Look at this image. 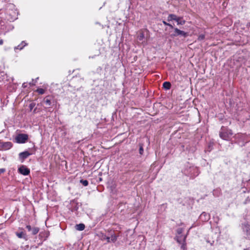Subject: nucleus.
Here are the masks:
<instances>
[{"label":"nucleus","instance_id":"1","mask_svg":"<svg viewBox=\"0 0 250 250\" xmlns=\"http://www.w3.org/2000/svg\"><path fill=\"white\" fill-rule=\"evenodd\" d=\"M233 133L231 130L222 126L219 132V136L223 140H228L232 135Z\"/></svg>","mask_w":250,"mask_h":250},{"label":"nucleus","instance_id":"2","mask_svg":"<svg viewBox=\"0 0 250 250\" xmlns=\"http://www.w3.org/2000/svg\"><path fill=\"white\" fill-rule=\"evenodd\" d=\"M28 135L26 134L21 133L17 135L15 138L16 142L19 144H23L27 141Z\"/></svg>","mask_w":250,"mask_h":250},{"label":"nucleus","instance_id":"3","mask_svg":"<svg viewBox=\"0 0 250 250\" xmlns=\"http://www.w3.org/2000/svg\"><path fill=\"white\" fill-rule=\"evenodd\" d=\"M12 146V144L11 142H4L0 140V149L7 150L11 148Z\"/></svg>","mask_w":250,"mask_h":250},{"label":"nucleus","instance_id":"4","mask_svg":"<svg viewBox=\"0 0 250 250\" xmlns=\"http://www.w3.org/2000/svg\"><path fill=\"white\" fill-rule=\"evenodd\" d=\"M18 172L23 175L26 176L30 173V169L26 166L22 165L18 168Z\"/></svg>","mask_w":250,"mask_h":250},{"label":"nucleus","instance_id":"5","mask_svg":"<svg viewBox=\"0 0 250 250\" xmlns=\"http://www.w3.org/2000/svg\"><path fill=\"white\" fill-rule=\"evenodd\" d=\"M32 153L29 152L28 151H25L22 152L19 154V158L21 160L22 162L25 159H26L28 157L31 155Z\"/></svg>","mask_w":250,"mask_h":250},{"label":"nucleus","instance_id":"6","mask_svg":"<svg viewBox=\"0 0 250 250\" xmlns=\"http://www.w3.org/2000/svg\"><path fill=\"white\" fill-rule=\"evenodd\" d=\"M9 78H8L7 74L4 72H0V82L5 83V82L9 81Z\"/></svg>","mask_w":250,"mask_h":250},{"label":"nucleus","instance_id":"7","mask_svg":"<svg viewBox=\"0 0 250 250\" xmlns=\"http://www.w3.org/2000/svg\"><path fill=\"white\" fill-rule=\"evenodd\" d=\"M210 218V215L205 212H203L200 216L201 220L204 222L208 221Z\"/></svg>","mask_w":250,"mask_h":250},{"label":"nucleus","instance_id":"8","mask_svg":"<svg viewBox=\"0 0 250 250\" xmlns=\"http://www.w3.org/2000/svg\"><path fill=\"white\" fill-rule=\"evenodd\" d=\"M42 102L44 103L45 105L48 107H50L52 104L51 99L49 96H47L45 98H44Z\"/></svg>","mask_w":250,"mask_h":250},{"label":"nucleus","instance_id":"9","mask_svg":"<svg viewBox=\"0 0 250 250\" xmlns=\"http://www.w3.org/2000/svg\"><path fill=\"white\" fill-rule=\"evenodd\" d=\"M243 229L247 237L250 239V227L249 226H245Z\"/></svg>","mask_w":250,"mask_h":250},{"label":"nucleus","instance_id":"10","mask_svg":"<svg viewBox=\"0 0 250 250\" xmlns=\"http://www.w3.org/2000/svg\"><path fill=\"white\" fill-rule=\"evenodd\" d=\"M182 19H183V18L182 17L177 16L176 20H175V21L177 22L178 25H183L185 24L186 21Z\"/></svg>","mask_w":250,"mask_h":250},{"label":"nucleus","instance_id":"11","mask_svg":"<svg viewBox=\"0 0 250 250\" xmlns=\"http://www.w3.org/2000/svg\"><path fill=\"white\" fill-rule=\"evenodd\" d=\"M27 43L25 42L22 41L20 44L18 45L17 46L15 47L14 49L16 50L17 49H19L20 50L23 49V48L27 45Z\"/></svg>","mask_w":250,"mask_h":250},{"label":"nucleus","instance_id":"12","mask_svg":"<svg viewBox=\"0 0 250 250\" xmlns=\"http://www.w3.org/2000/svg\"><path fill=\"white\" fill-rule=\"evenodd\" d=\"M171 83L169 82H165L163 84V87L166 90H168L171 87Z\"/></svg>","mask_w":250,"mask_h":250},{"label":"nucleus","instance_id":"13","mask_svg":"<svg viewBox=\"0 0 250 250\" xmlns=\"http://www.w3.org/2000/svg\"><path fill=\"white\" fill-rule=\"evenodd\" d=\"M76 229L78 230H83L85 228V225L83 224H79L75 226Z\"/></svg>","mask_w":250,"mask_h":250},{"label":"nucleus","instance_id":"14","mask_svg":"<svg viewBox=\"0 0 250 250\" xmlns=\"http://www.w3.org/2000/svg\"><path fill=\"white\" fill-rule=\"evenodd\" d=\"M177 16L175 14H169L167 17V21H175L176 20Z\"/></svg>","mask_w":250,"mask_h":250},{"label":"nucleus","instance_id":"15","mask_svg":"<svg viewBox=\"0 0 250 250\" xmlns=\"http://www.w3.org/2000/svg\"><path fill=\"white\" fill-rule=\"evenodd\" d=\"M16 234L19 238H26V234L22 231L17 232H16Z\"/></svg>","mask_w":250,"mask_h":250},{"label":"nucleus","instance_id":"16","mask_svg":"<svg viewBox=\"0 0 250 250\" xmlns=\"http://www.w3.org/2000/svg\"><path fill=\"white\" fill-rule=\"evenodd\" d=\"M118 236V235H116L115 233L111 234L110 237V242L115 243L117 241Z\"/></svg>","mask_w":250,"mask_h":250},{"label":"nucleus","instance_id":"17","mask_svg":"<svg viewBox=\"0 0 250 250\" xmlns=\"http://www.w3.org/2000/svg\"><path fill=\"white\" fill-rule=\"evenodd\" d=\"M178 32V36H181L184 37H187L188 36V33L185 32L184 31L180 30L179 29V30L177 31Z\"/></svg>","mask_w":250,"mask_h":250},{"label":"nucleus","instance_id":"18","mask_svg":"<svg viewBox=\"0 0 250 250\" xmlns=\"http://www.w3.org/2000/svg\"><path fill=\"white\" fill-rule=\"evenodd\" d=\"M39 230H40V229L39 228L34 227L32 229V230L30 231L32 235H36L39 232Z\"/></svg>","mask_w":250,"mask_h":250},{"label":"nucleus","instance_id":"19","mask_svg":"<svg viewBox=\"0 0 250 250\" xmlns=\"http://www.w3.org/2000/svg\"><path fill=\"white\" fill-rule=\"evenodd\" d=\"M173 29H174L173 33L170 35V37L172 38H174L178 36V32L177 31L179 30V29L174 27Z\"/></svg>","mask_w":250,"mask_h":250},{"label":"nucleus","instance_id":"20","mask_svg":"<svg viewBox=\"0 0 250 250\" xmlns=\"http://www.w3.org/2000/svg\"><path fill=\"white\" fill-rule=\"evenodd\" d=\"M102 240H106L107 243L110 242V237L106 236V235H103L102 238Z\"/></svg>","mask_w":250,"mask_h":250},{"label":"nucleus","instance_id":"21","mask_svg":"<svg viewBox=\"0 0 250 250\" xmlns=\"http://www.w3.org/2000/svg\"><path fill=\"white\" fill-rule=\"evenodd\" d=\"M139 153L140 155H143L144 153L143 145L141 144H139Z\"/></svg>","mask_w":250,"mask_h":250},{"label":"nucleus","instance_id":"22","mask_svg":"<svg viewBox=\"0 0 250 250\" xmlns=\"http://www.w3.org/2000/svg\"><path fill=\"white\" fill-rule=\"evenodd\" d=\"M187 236H185L183 237V243H182L181 248L183 249H185L186 248V239Z\"/></svg>","mask_w":250,"mask_h":250},{"label":"nucleus","instance_id":"23","mask_svg":"<svg viewBox=\"0 0 250 250\" xmlns=\"http://www.w3.org/2000/svg\"><path fill=\"white\" fill-rule=\"evenodd\" d=\"M80 183H82L84 186H87L88 185V182L86 180H81Z\"/></svg>","mask_w":250,"mask_h":250},{"label":"nucleus","instance_id":"24","mask_svg":"<svg viewBox=\"0 0 250 250\" xmlns=\"http://www.w3.org/2000/svg\"><path fill=\"white\" fill-rule=\"evenodd\" d=\"M177 242L179 244H182L183 243V238L182 236L177 237L176 239Z\"/></svg>","mask_w":250,"mask_h":250},{"label":"nucleus","instance_id":"25","mask_svg":"<svg viewBox=\"0 0 250 250\" xmlns=\"http://www.w3.org/2000/svg\"><path fill=\"white\" fill-rule=\"evenodd\" d=\"M37 92L40 94H43L44 93L45 90L42 88H39L37 89Z\"/></svg>","mask_w":250,"mask_h":250},{"label":"nucleus","instance_id":"26","mask_svg":"<svg viewBox=\"0 0 250 250\" xmlns=\"http://www.w3.org/2000/svg\"><path fill=\"white\" fill-rule=\"evenodd\" d=\"M163 23H164V24H165V25H167L168 26H169L171 28H173V26H172V25H171V24L166 22V21H163Z\"/></svg>","mask_w":250,"mask_h":250},{"label":"nucleus","instance_id":"27","mask_svg":"<svg viewBox=\"0 0 250 250\" xmlns=\"http://www.w3.org/2000/svg\"><path fill=\"white\" fill-rule=\"evenodd\" d=\"M205 38V36L204 34H201L199 36L198 40L199 41H202Z\"/></svg>","mask_w":250,"mask_h":250},{"label":"nucleus","instance_id":"28","mask_svg":"<svg viewBox=\"0 0 250 250\" xmlns=\"http://www.w3.org/2000/svg\"><path fill=\"white\" fill-rule=\"evenodd\" d=\"M26 228L28 229V231H31L32 229L33 228H32V227H31V226L30 225H27V226H26Z\"/></svg>","mask_w":250,"mask_h":250},{"label":"nucleus","instance_id":"29","mask_svg":"<svg viewBox=\"0 0 250 250\" xmlns=\"http://www.w3.org/2000/svg\"><path fill=\"white\" fill-rule=\"evenodd\" d=\"M35 105V104H34L33 103L30 104L29 107H30V109L31 110L33 109V108L34 107Z\"/></svg>","mask_w":250,"mask_h":250},{"label":"nucleus","instance_id":"30","mask_svg":"<svg viewBox=\"0 0 250 250\" xmlns=\"http://www.w3.org/2000/svg\"><path fill=\"white\" fill-rule=\"evenodd\" d=\"M5 170V168H0V174L4 173Z\"/></svg>","mask_w":250,"mask_h":250},{"label":"nucleus","instance_id":"31","mask_svg":"<svg viewBox=\"0 0 250 250\" xmlns=\"http://www.w3.org/2000/svg\"><path fill=\"white\" fill-rule=\"evenodd\" d=\"M33 81H34V80L33 79L32 81V82L29 83V84L30 86H33L34 85H35V83L33 82Z\"/></svg>","mask_w":250,"mask_h":250},{"label":"nucleus","instance_id":"32","mask_svg":"<svg viewBox=\"0 0 250 250\" xmlns=\"http://www.w3.org/2000/svg\"><path fill=\"white\" fill-rule=\"evenodd\" d=\"M177 232L179 234H181L182 232V229H178L177 230Z\"/></svg>","mask_w":250,"mask_h":250},{"label":"nucleus","instance_id":"33","mask_svg":"<svg viewBox=\"0 0 250 250\" xmlns=\"http://www.w3.org/2000/svg\"><path fill=\"white\" fill-rule=\"evenodd\" d=\"M22 87H23V88H25V87H27V83H24L22 84Z\"/></svg>","mask_w":250,"mask_h":250},{"label":"nucleus","instance_id":"34","mask_svg":"<svg viewBox=\"0 0 250 250\" xmlns=\"http://www.w3.org/2000/svg\"><path fill=\"white\" fill-rule=\"evenodd\" d=\"M144 37V35L143 34H142L140 38H139V40H141Z\"/></svg>","mask_w":250,"mask_h":250},{"label":"nucleus","instance_id":"35","mask_svg":"<svg viewBox=\"0 0 250 250\" xmlns=\"http://www.w3.org/2000/svg\"><path fill=\"white\" fill-rule=\"evenodd\" d=\"M3 44V40H0V45H2Z\"/></svg>","mask_w":250,"mask_h":250},{"label":"nucleus","instance_id":"36","mask_svg":"<svg viewBox=\"0 0 250 250\" xmlns=\"http://www.w3.org/2000/svg\"><path fill=\"white\" fill-rule=\"evenodd\" d=\"M244 250H250L248 249H244Z\"/></svg>","mask_w":250,"mask_h":250}]
</instances>
